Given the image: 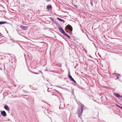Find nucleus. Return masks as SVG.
Returning a JSON list of instances; mask_svg holds the SVG:
<instances>
[{
    "label": "nucleus",
    "instance_id": "nucleus-24",
    "mask_svg": "<svg viewBox=\"0 0 122 122\" xmlns=\"http://www.w3.org/2000/svg\"><path fill=\"white\" fill-rule=\"evenodd\" d=\"M47 2H50V1L49 0H46Z\"/></svg>",
    "mask_w": 122,
    "mask_h": 122
},
{
    "label": "nucleus",
    "instance_id": "nucleus-17",
    "mask_svg": "<svg viewBox=\"0 0 122 122\" xmlns=\"http://www.w3.org/2000/svg\"><path fill=\"white\" fill-rule=\"evenodd\" d=\"M90 4H91L92 5V6H93V1L92 0H90Z\"/></svg>",
    "mask_w": 122,
    "mask_h": 122
},
{
    "label": "nucleus",
    "instance_id": "nucleus-11",
    "mask_svg": "<svg viewBox=\"0 0 122 122\" xmlns=\"http://www.w3.org/2000/svg\"><path fill=\"white\" fill-rule=\"evenodd\" d=\"M20 27L23 29L24 30H25L27 28V27L26 26H25L23 25H21Z\"/></svg>",
    "mask_w": 122,
    "mask_h": 122
},
{
    "label": "nucleus",
    "instance_id": "nucleus-3",
    "mask_svg": "<svg viewBox=\"0 0 122 122\" xmlns=\"http://www.w3.org/2000/svg\"><path fill=\"white\" fill-rule=\"evenodd\" d=\"M68 77L70 79V80L71 81H72L73 82H74L75 83H76V81L72 78L70 74H69L68 75Z\"/></svg>",
    "mask_w": 122,
    "mask_h": 122
},
{
    "label": "nucleus",
    "instance_id": "nucleus-15",
    "mask_svg": "<svg viewBox=\"0 0 122 122\" xmlns=\"http://www.w3.org/2000/svg\"><path fill=\"white\" fill-rule=\"evenodd\" d=\"M116 106L118 107L121 108L122 110V107L118 105L117 104H116Z\"/></svg>",
    "mask_w": 122,
    "mask_h": 122
},
{
    "label": "nucleus",
    "instance_id": "nucleus-13",
    "mask_svg": "<svg viewBox=\"0 0 122 122\" xmlns=\"http://www.w3.org/2000/svg\"><path fill=\"white\" fill-rule=\"evenodd\" d=\"M7 22L6 21H0V25L6 23Z\"/></svg>",
    "mask_w": 122,
    "mask_h": 122
},
{
    "label": "nucleus",
    "instance_id": "nucleus-9",
    "mask_svg": "<svg viewBox=\"0 0 122 122\" xmlns=\"http://www.w3.org/2000/svg\"><path fill=\"white\" fill-rule=\"evenodd\" d=\"M57 18L59 21L61 22H63L64 23L65 21L59 18V17H57Z\"/></svg>",
    "mask_w": 122,
    "mask_h": 122
},
{
    "label": "nucleus",
    "instance_id": "nucleus-2",
    "mask_svg": "<svg viewBox=\"0 0 122 122\" xmlns=\"http://www.w3.org/2000/svg\"><path fill=\"white\" fill-rule=\"evenodd\" d=\"M67 29L69 30L72 32L73 30L72 27V26L70 25H68L65 27V30H66Z\"/></svg>",
    "mask_w": 122,
    "mask_h": 122
},
{
    "label": "nucleus",
    "instance_id": "nucleus-33",
    "mask_svg": "<svg viewBox=\"0 0 122 122\" xmlns=\"http://www.w3.org/2000/svg\"><path fill=\"white\" fill-rule=\"evenodd\" d=\"M93 44H94V43H93Z\"/></svg>",
    "mask_w": 122,
    "mask_h": 122
},
{
    "label": "nucleus",
    "instance_id": "nucleus-27",
    "mask_svg": "<svg viewBox=\"0 0 122 122\" xmlns=\"http://www.w3.org/2000/svg\"><path fill=\"white\" fill-rule=\"evenodd\" d=\"M74 6H75L76 7V8H77V6L76 5H74Z\"/></svg>",
    "mask_w": 122,
    "mask_h": 122
},
{
    "label": "nucleus",
    "instance_id": "nucleus-26",
    "mask_svg": "<svg viewBox=\"0 0 122 122\" xmlns=\"http://www.w3.org/2000/svg\"><path fill=\"white\" fill-rule=\"evenodd\" d=\"M81 122H83V120H82V119H81Z\"/></svg>",
    "mask_w": 122,
    "mask_h": 122
},
{
    "label": "nucleus",
    "instance_id": "nucleus-29",
    "mask_svg": "<svg viewBox=\"0 0 122 122\" xmlns=\"http://www.w3.org/2000/svg\"><path fill=\"white\" fill-rule=\"evenodd\" d=\"M45 71H48V70L47 69H46L45 70Z\"/></svg>",
    "mask_w": 122,
    "mask_h": 122
},
{
    "label": "nucleus",
    "instance_id": "nucleus-30",
    "mask_svg": "<svg viewBox=\"0 0 122 122\" xmlns=\"http://www.w3.org/2000/svg\"><path fill=\"white\" fill-rule=\"evenodd\" d=\"M69 104H67V106H69Z\"/></svg>",
    "mask_w": 122,
    "mask_h": 122
},
{
    "label": "nucleus",
    "instance_id": "nucleus-20",
    "mask_svg": "<svg viewBox=\"0 0 122 122\" xmlns=\"http://www.w3.org/2000/svg\"><path fill=\"white\" fill-rule=\"evenodd\" d=\"M10 40L11 41H12V42H13L14 41L13 40V39H10Z\"/></svg>",
    "mask_w": 122,
    "mask_h": 122
},
{
    "label": "nucleus",
    "instance_id": "nucleus-1",
    "mask_svg": "<svg viewBox=\"0 0 122 122\" xmlns=\"http://www.w3.org/2000/svg\"><path fill=\"white\" fill-rule=\"evenodd\" d=\"M83 112V110H82V111L80 108L78 109L77 111V113L78 114V117L81 119L82 115Z\"/></svg>",
    "mask_w": 122,
    "mask_h": 122
},
{
    "label": "nucleus",
    "instance_id": "nucleus-10",
    "mask_svg": "<svg viewBox=\"0 0 122 122\" xmlns=\"http://www.w3.org/2000/svg\"><path fill=\"white\" fill-rule=\"evenodd\" d=\"M52 7L51 5H49L46 6V9H52Z\"/></svg>",
    "mask_w": 122,
    "mask_h": 122
},
{
    "label": "nucleus",
    "instance_id": "nucleus-18",
    "mask_svg": "<svg viewBox=\"0 0 122 122\" xmlns=\"http://www.w3.org/2000/svg\"><path fill=\"white\" fill-rule=\"evenodd\" d=\"M31 72L32 73H33L34 74H39V73H37V72H33L32 71H31Z\"/></svg>",
    "mask_w": 122,
    "mask_h": 122
},
{
    "label": "nucleus",
    "instance_id": "nucleus-22",
    "mask_svg": "<svg viewBox=\"0 0 122 122\" xmlns=\"http://www.w3.org/2000/svg\"><path fill=\"white\" fill-rule=\"evenodd\" d=\"M67 37H68V38H69V39H71V38H70V37L69 35H68V36H67Z\"/></svg>",
    "mask_w": 122,
    "mask_h": 122
},
{
    "label": "nucleus",
    "instance_id": "nucleus-4",
    "mask_svg": "<svg viewBox=\"0 0 122 122\" xmlns=\"http://www.w3.org/2000/svg\"><path fill=\"white\" fill-rule=\"evenodd\" d=\"M58 29L59 31L63 34H64L65 33L64 31L62 28L60 26V27L58 28Z\"/></svg>",
    "mask_w": 122,
    "mask_h": 122
},
{
    "label": "nucleus",
    "instance_id": "nucleus-35",
    "mask_svg": "<svg viewBox=\"0 0 122 122\" xmlns=\"http://www.w3.org/2000/svg\"><path fill=\"white\" fill-rule=\"evenodd\" d=\"M93 44H94V43H93Z\"/></svg>",
    "mask_w": 122,
    "mask_h": 122
},
{
    "label": "nucleus",
    "instance_id": "nucleus-16",
    "mask_svg": "<svg viewBox=\"0 0 122 122\" xmlns=\"http://www.w3.org/2000/svg\"><path fill=\"white\" fill-rule=\"evenodd\" d=\"M29 87L31 88L32 89H35L34 88V87H33L31 85H29Z\"/></svg>",
    "mask_w": 122,
    "mask_h": 122
},
{
    "label": "nucleus",
    "instance_id": "nucleus-14",
    "mask_svg": "<svg viewBox=\"0 0 122 122\" xmlns=\"http://www.w3.org/2000/svg\"><path fill=\"white\" fill-rule=\"evenodd\" d=\"M50 20L54 23H55L56 22V21L54 20L53 18H52L51 17L50 18Z\"/></svg>",
    "mask_w": 122,
    "mask_h": 122
},
{
    "label": "nucleus",
    "instance_id": "nucleus-12",
    "mask_svg": "<svg viewBox=\"0 0 122 122\" xmlns=\"http://www.w3.org/2000/svg\"><path fill=\"white\" fill-rule=\"evenodd\" d=\"M81 109L82 110H82H83V108L85 106L82 103H81Z\"/></svg>",
    "mask_w": 122,
    "mask_h": 122
},
{
    "label": "nucleus",
    "instance_id": "nucleus-7",
    "mask_svg": "<svg viewBox=\"0 0 122 122\" xmlns=\"http://www.w3.org/2000/svg\"><path fill=\"white\" fill-rule=\"evenodd\" d=\"M114 96L117 98L120 97L121 96L119 94L117 93H115L114 94Z\"/></svg>",
    "mask_w": 122,
    "mask_h": 122
},
{
    "label": "nucleus",
    "instance_id": "nucleus-34",
    "mask_svg": "<svg viewBox=\"0 0 122 122\" xmlns=\"http://www.w3.org/2000/svg\"><path fill=\"white\" fill-rule=\"evenodd\" d=\"M93 44H94V43H93Z\"/></svg>",
    "mask_w": 122,
    "mask_h": 122
},
{
    "label": "nucleus",
    "instance_id": "nucleus-6",
    "mask_svg": "<svg viewBox=\"0 0 122 122\" xmlns=\"http://www.w3.org/2000/svg\"><path fill=\"white\" fill-rule=\"evenodd\" d=\"M4 108L8 111L10 110L8 106L6 105H5L4 106Z\"/></svg>",
    "mask_w": 122,
    "mask_h": 122
},
{
    "label": "nucleus",
    "instance_id": "nucleus-28",
    "mask_svg": "<svg viewBox=\"0 0 122 122\" xmlns=\"http://www.w3.org/2000/svg\"><path fill=\"white\" fill-rule=\"evenodd\" d=\"M51 92L52 93H55L54 92Z\"/></svg>",
    "mask_w": 122,
    "mask_h": 122
},
{
    "label": "nucleus",
    "instance_id": "nucleus-23",
    "mask_svg": "<svg viewBox=\"0 0 122 122\" xmlns=\"http://www.w3.org/2000/svg\"><path fill=\"white\" fill-rule=\"evenodd\" d=\"M39 71V72L40 73H41L42 74H43V73L42 72H41V71Z\"/></svg>",
    "mask_w": 122,
    "mask_h": 122
},
{
    "label": "nucleus",
    "instance_id": "nucleus-21",
    "mask_svg": "<svg viewBox=\"0 0 122 122\" xmlns=\"http://www.w3.org/2000/svg\"><path fill=\"white\" fill-rule=\"evenodd\" d=\"M67 37H68V38H69V39H71V38H70V37L69 35H68V36H67Z\"/></svg>",
    "mask_w": 122,
    "mask_h": 122
},
{
    "label": "nucleus",
    "instance_id": "nucleus-5",
    "mask_svg": "<svg viewBox=\"0 0 122 122\" xmlns=\"http://www.w3.org/2000/svg\"><path fill=\"white\" fill-rule=\"evenodd\" d=\"M0 112L1 115L5 117L6 116V113L5 111H0Z\"/></svg>",
    "mask_w": 122,
    "mask_h": 122
},
{
    "label": "nucleus",
    "instance_id": "nucleus-8",
    "mask_svg": "<svg viewBox=\"0 0 122 122\" xmlns=\"http://www.w3.org/2000/svg\"><path fill=\"white\" fill-rule=\"evenodd\" d=\"M114 74L116 75L117 77V79H119V77L120 76V75L118 74L114 73Z\"/></svg>",
    "mask_w": 122,
    "mask_h": 122
},
{
    "label": "nucleus",
    "instance_id": "nucleus-31",
    "mask_svg": "<svg viewBox=\"0 0 122 122\" xmlns=\"http://www.w3.org/2000/svg\"><path fill=\"white\" fill-rule=\"evenodd\" d=\"M120 97L122 98V96H121Z\"/></svg>",
    "mask_w": 122,
    "mask_h": 122
},
{
    "label": "nucleus",
    "instance_id": "nucleus-32",
    "mask_svg": "<svg viewBox=\"0 0 122 122\" xmlns=\"http://www.w3.org/2000/svg\"><path fill=\"white\" fill-rule=\"evenodd\" d=\"M0 122H1V121L0 120Z\"/></svg>",
    "mask_w": 122,
    "mask_h": 122
},
{
    "label": "nucleus",
    "instance_id": "nucleus-25",
    "mask_svg": "<svg viewBox=\"0 0 122 122\" xmlns=\"http://www.w3.org/2000/svg\"><path fill=\"white\" fill-rule=\"evenodd\" d=\"M2 35V34L1 33H0V36H1Z\"/></svg>",
    "mask_w": 122,
    "mask_h": 122
},
{
    "label": "nucleus",
    "instance_id": "nucleus-19",
    "mask_svg": "<svg viewBox=\"0 0 122 122\" xmlns=\"http://www.w3.org/2000/svg\"><path fill=\"white\" fill-rule=\"evenodd\" d=\"M64 35H65L67 37V36H68V35L67 34H66L65 33H64Z\"/></svg>",
    "mask_w": 122,
    "mask_h": 122
}]
</instances>
